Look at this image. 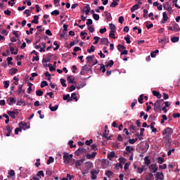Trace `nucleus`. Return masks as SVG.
Instances as JSON below:
<instances>
[{"instance_id":"nucleus-1","label":"nucleus","mask_w":180,"mask_h":180,"mask_svg":"<svg viewBox=\"0 0 180 180\" xmlns=\"http://www.w3.org/2000/svg\"><path fill=\"white\" fill-rule=\"evenodd\" d=\"M63 162L65 164H70L71 160H72V154H69L68 153L63 152Z\"/></svg>"},{"instance_id":"nucleus-2","label":"nucleus","mask_w":180,"mask_h":180,"mask_svg":"<svg viewBox=\"0 0 180 180\" xmlns=\"http://www.w3.org/2000/svg\"><path fill=\"white\" fill-rule=\"evenodd\" d=\"M162 102H163L162 99L157 100L155 103L153 104L154 105L153 110H155V112H158V110H161V108L162 106Z\"/></svg>"},{"instance_id":"nucleus-3","label":"nucleus","mask_w":180,"mask_h":180,"mask_svg":"<svg viewBox=\"0 0 180 180\" xmlns=\"http://www.w3.org/2000/svg\"><path fill=\"white\" fill-rule=\"evenodd\" d=\"M174 133V130L172 128L167 127V129H164L162 131V136L164 139H167L169 137Z\"/></svg>"},{"instance_id":"nucleus-4","label":"nucleus","mask_w":180,"mask_h":180,"mask_svg":"<svg viewBox=\"0 0 180 180\" xmlns=\"http://www.w3.org/2000/svg\"><path fill=\"white\" fill-rule=\"evenodd\" d=\"M99 172H101V171L99 169H92L91 172H90V174H91V179L92 180H95L97 178V176L98 174H99Z\"/></svg>"},{"instance_id":"nucleus-5","label":"nucleus","mask_w":180,"mask_h":180,"mask_svg":"<svg viewBox=\"0 0 180 180\" xmlns=\"http://www.w3.org/2000/svg\"><path fill=\"white\" fill-rule=\"evenodd\" d=\"M148 168L152 171L153 174H155V172L158 171V166H157V164H152L148 166Z\"/></svg>"},{"instance_id":"nucleus-6","label":"nucleus","mask_w":180,"mask_h":180,"mask_svg":"<svg viewBox=\"0 0 180 180\" xmlns=\"http://www.w3.org/2000/svg\"><path fill=\"white\" fill-rule=\"evenodd\" d=\"M7 115H8V116H11V119H16V115H19V112H18V111H8Z\"/></svg>"},{"instance_id":"nucleus-7","label":"nucleus","mask_w":180,"mask_h":180,"mask_svg":"<svg viewBox=\"0 0 180 180\" xmlns=\"http://www.w3.org/2000/svg\"><path fill=\"white\" fill-rule=\"evenodd\" d=\"M19 127L22 128V129H23L24 130H27V129H29L30 126L29 124H23V122H21L19 123Z\"/></svg>"},{"instance_id":"nucleus-8","label":"nucleus","mask_w":180,"mask_h":180,"mask_svg":"<svg viewBox=\"0 0 180 180\" xmlns=\"http://www.w3.org/2000/svg\"><path fill=\"white\" fill-rule=\"evenodd\" d=\"M7 178H11V179H15V171L14 170H10L8 172Z\"/></svg>"},{"instance_id":"nucleus-9","label":"nucleus","mask_w":180,"mask_h":180,"mask_svg":"<svg viewBox=\"0 0 180 180\" xmlns=\"http://www.w3.org/2000/svg\"><path fill=\"white\" fill-rule=\"evenodd\" d=\"M84 161H85V159H80L79 160H77L75 162V167L77 168H78V167H81V165H82V164H84Z\"/></svg>"},{"instance_id":"nucleus-10","label":"nucleus","mask_w":180,"mask_h":180,"mask_svg":"<svg viewBox=\"0 0 180 180\" xmlns=\"http://www.w3.org/2000/svg\"><path fill=\"white\" fill-rule=\"evenodd\" d=\"M63 101H67V102H71L72 101V98H71V96H70V94H63Z\"/></svg>"},{"instance_id":"nucleus-11","label":"nucleus","mask_w":180,"mask_h":180,"mask_svg":"<svg viewBox=\"0 0 180 180\" xmlns=\"http://www.w3.org/2000/svg\"><path fill=\"white\" fill-rule=\"evenodd\" d=\"M84 151H85V148H79L78 150H77L75 152V154H76V155H81V154H82V153H84Z\"/></svg>"},{"instance_id":"nucleus-12","label":"nucleus","mask_w":180,"mask_h":180,"mask_svg":"<svg viewBox=\"0 0 180 180\" xmlns=\"http://www.w3.org/2000/svg\"><path fill=\"white\" fill-rule=\"evenodd\" d=\"M6 130L8 131V133L6 134V137H10L11 133H12V127L10 125H8Z\"/></svg>"},{"instance_id":"nucleus-13","label":"nucleus","mask_w":180,"mask_h":180,"mask_svg":"<svg viewBox=\"0 0 180 180\" xmlns=\"http://www.w3.org/2000/svg\"><path fill=\"white\" fill-rule=\"evenodd\" d=\"M96 157V152H93L91 154L86 155L87 160H92V158H95Z\"/></svg>"},{"instance_id":"nucleus-14","label":"nucleus","mask_w":180,"mask_h":180,"mask_svg":"<svg viewBox=\"0 0 180 180\" xmlns=\"http://www.w3.org/2000/svg\"><path fill=\"white\" fill-rule=\"evenodd\" d=\"M144 164L147 167H150V164H151V160H150V158H148V156L144 158Z\"/></svg>"},{"instance_id":"nucleus-15","label":"nucleus","mask_w":180,"mask_h":180,"mask_svg":"<svg viewBox=\"0 0 180 180\" xmlns=\"http://www.w3.org/2000/svg\"><path fill=\"white\" fill-rule=\"evenodd\" d=\"M143 171H147V168H146L145 165L142 166V167H137L138 174H143Z\"/></svg>"},{"instance_id":"nucleus-16","label":"nucleus","mask_w":180,"mask_h":180,"mask_svg":"<svg viewBox=\"0 0 180 180\" xmlns=\"http://www.w3.org/2000/svg\"><path fill=\"white\" fill-rule=\"evenodd\" d=\"M127 152H124V154H129V153H131L132 151H134V148L131 146H127L125 148Z\"/></svg>"},{"instance_id":"nucleus-17","label":"nucleus","mask_w":180,"mask_h":180,"mask_svg":"<svg viewBox=\"0 0 180 180\" xmlns=\"http://www.w3.org/2000/svg\"><path fill=\"white\" fill-rule=\"evenodd\" d=\"M115 157L116 154L115 153V151H112L109 154H108V160H112V158H115Z\"/></svg>"},{"instance_id":"nucleus-18","label":"nucleus","mask_w":180,"mask_h":180,"mask_svg":"<svg viewBox=\"0 0 180 180\" xmlns=\"http://www.w3.org/2000/svg\"><path fill=\"white\" fill-rule=\"evenodd\" d=\"M156 178H157L156 180H158V179L162 180V179H164V174L162 173L157 172Z\"/></svg>"},{"instance_id":"nucleus-19","label":"nucleus","mask_w":180,"mask_h":180,"mask_svg":"<svg viewBox=\"0 0 180 180\" xmlns=\"http://www.w3.org/2000/svg\"><path fill=\"white\" fill-rule=\"evenodd\" d=\"M169 3L167 1L166 3V5L164 6V8L166 9V11L171 12L172 11V8L171 7V6H169Z\"/></svg>"},{"instance_id":"nucleus-20","label":"nucleus","mask_w":180,"mask_h":180,"mask_svg":"<svg viewBox=\"0 0 180 180\" xmlns=\"http://www.w3.org/2000/svg\"><path fill=\"white\" fill-rule=\"evenodd\" d=\"M101 43L102 44H105V46H108V44H109V39H108V38H101Z\"/></svg>"},{"instance_id":"nucleus-21","label":"nucleus","mask_w":180,"mask_h":180,"mask_svg":"<svg viewBox=\"0 0 180 180\" xmlns=\"http://www.w3.org/2000/svg\"><path fill=\"white\" fill-rule=\"evenodd\" d=\"M153 94L154 96H157L158 99H161V96H162L160 92L155 90L153 91Z\"/></svg>"},{"instance_id":"nucleus-22","label":"nucleus","mask_w":180,"mask_h":180,"mask_svg":"<svg viewBox=\"0 0 180 180\" xmlns=\"http://www.w3.org/2000/svg\"><path fill=\"white\" fill-rule=\"evenodd\" d=\"M18 72V69L16 68H12L11 70H9L8 74L10 75H15Z\"/></svg>"},{"instance_id":"nucleus-23","label":"nucleus","mask_w":180,"mask_h":180,"mask_svg":"<svg viewBox=\"0 0 180 180\" xmlns=\"http://www.w3.org/2000/svg\"><path fill=\"white\" fill-rule=\"evenodd\" d=\"M117 1H120V0H112V2L110 5V8H116V6H117V5H119V4H117Z\"/></svg>"},{"instance_id":"nucleus-24","label":"nucleus","mask_w":180,"mask_h":180,"mask_svg":"<svg viewBox=\"0 0 180 180\" xmlns=\"http://www.w3.org/2000/svg\"><path fill=\"white\" fill-rule=\"evenodd\" d=\"M31 23H35V25L39 24V16L34 15V20L31 21Z\"/></svg>"},{"instance_id":"nucleus-25","label":"nucleus","mask_w":180,"mask_h":180,"mask_svg":"<svg viewBox=\"0 0 180 180\" xmlns=\"http://www.w3.org/2000/svg\"><path fill=\"white\" fill-rule=\"evenodd\" d=\"M49 109L51 112H56L57 109H58V105H56L55 106H51V105H49Z\"/></svg>"},{"instance_id":"nucleus-26","label":"nucleus","mask_w":180,"mask_h":180,"mask_svg":"<svg viewBox=\"0 0 180 180\" xmlns=\"http://www.w3.org/2000/svg\"><path fill=\"white\" fill-rule=\"evenodd\" d=\"M71 99L75 101V102H78V98L77 97L76 93H72L71 94Z\"/></svg>"},{"instance_id":"nucleus-27","label":"nucleus","mask_w":180,"mask_h":180,"mask_svg":"<svg viewBox=\"0 0 180 180\" xmlns=\"http://www.w3.org/2000/svg\"><path fill=\"white\" fill-rule=\"evenodd\" d=\"M84 9H86L84 13H86V15H89V12H91V6H89V5H86L84 6Z\"/></svg>"},{"instance_id":"nucleus-28","label":"nucleus","mask_w":180,"mask_h":180,"mask_svg":"<svg viewBox=\"0 0 180 180\" xmlns=\"http://www.w3.org/2000/svg\"><path fill=\"white\" fill-rule=\"evenodd\" d=\"M139 8H140V6L139 4H135L131 8V12H134L137 11V9H139Z\"/></svg>"},{"instance_id":"nucleus-29","label":"nucleus","mask_w":180,"mask_h":180,"mask_svg":"<svg viewBox=\"0 0 180 180\" xmlns=\"http://www.w3.org/2000/svg\"><path fill=\"white\" fill-rule=\"evenodd\" d=\"M15 102H16V100H15V98L13 97H11L9 98L8 105L10 106H12V105H13V103H15Z\"/></svg>"},{"instance_id":"nucleus-30","label":"nucleus","mask_w":180,"mask_h":180,"mask_svg":"<svg viewBox=\"0 0 180 180\" xmlns=\"http://www.w3.org/2000/svg\"><path fill=\"white\" fill-rule=\"evenodd\" d=\"M114 64H115V62H113V60H111L107 63V64L105 65V67L106 68H108V67H112Z\"/></svg>"},{"instance_id":"nucleus-31","label":"nucleus","mask_w":180,"mask_h":180,"mask_svg":"<svg viewBox=\"0 0 180 180\" xmlns=\"http://www.w3.org/2000/svg\"><path fill=\"white\" fill-rule=\"evenodd\" d=\"M23 88V84L20 85L18 90L17 91L18 94H25V90L22 89Z\"/></svg>"},{"instance_id":"nucleus-32","label":"nucleus","mask_w":180,"mask_h":180,"mask_svg":"<svg viewBox=\"0 0 180 180\" xmlns=\"http://www.w3.org/2000/svg\"><path fill=\"white\" fill-rule=\"evenodd\" d=\"M54 162V158H53L52 156H50L49 160H47V165H50V164Z\"/></svg>"},{"instance_id":"nucleus-33","label":"nucleus","mask_w":180,"mask_h":180,"mask_svg":"<svg viewBox=\"0 0 180 180\" xmlns=\"http://www.w3.org/2000/svg\"><path fill=\"white\" fill-rule=\"evenodd\" d=\"M171 41L172 43H177V41H179V37H173L171 38Z\"/></svg>"},{"instance_id":"nucleus-34","label":"nucleus","mask_w":180,"mask_h":180,"mask_svg":"<svg viewBox=\"0 0 180 180\" xmlns=\"http://www.w3.org/2000/svg\"><path fill=\"white\" fill-rule=\"evenodd\" d=\"M103 137H105V139H107V140H109V130H105L104 133L103 134Z\"/></svg>"},{"instance_id":"nucleus-35","label":"nucleus","mask_w":180,"mask_h":180,"mask_svg":"<svg viewBox=\"0 0 180 180\" xmlns=\"http://www.w3.org/2000/svg\"><path fill=\"white\" fill-rule=\"evenodd\" d=\"M162 20H164V22H167V20H168V15H167L166 12L162 13Z\"/></svg>"},{"instance_id":"nucleus-36","label":"nucleus","mask_w":180,"mask_h":180,"mask_svg":"<svg viewBox=\"0 0 180 180\" xmlns=\"http://www.w3.org/2000/svg\"><path fill=\"white\" fill-rule=\"evenodd\" d=\"M124 40L127 44H130L131 43V41H130V36L129 35L124 37Z\"/></svg>"},{"instance_id":"nucleus-37","label":"nucleus","mask_w":180,"mask_h":180,"mask_svg":"<svg viewBox=\"0 0 180 180\" xmlns=\"http://www.w3.org/2000/svg\"><path fill=\"white\" fill-rule=\"evenodd\" d=\"M109 26H110V29L111 32H116V25L110 23L109 25Z\"/></svg>"},{"instance_id":"nucleus-38","label":"nucleus","mask_w":180,"mask_h":180,"mask_svg":"<svg viewBox=\"0 0 180 180\" xmlns=\"http://www.w3.org/2000/svg\"><path fill=\"white\" fill-rule=\"evenodd\" d=\"M86 60H87L88 63H92V61H94V56H89L86 58Z\"/></svg>"},{"instance_id":"nucleus-39","label":"nucleus","mask_w":180,"mask_h":180,"mask_svg":"<svg viewBox=\"0 0 180 180\" xmlns=\"http://www.w3.org/2000/svg\"><path fill=\"white\" fill-rule=\"evenodd\" d=\"M105 175L108 176V178H112V176H113V172L111 171H107L105 172Z\"/></svg>"},{"instance_id":"nucleus-40","label":"nucleus","mask_w":180,"mask_h":180,"mask_svg":"<svg viewBox=\"0 0 180 180\" xmlns=\"http://www.w3.org/2000/svg\"><path fill=\"white\" fill-rule=\"evenodd\" d=\"M104 13L107 20H110V18H112V16H110V14L109 13V12L105 11Z\"/></svg>"},{"instance_id":"nucleus-41","label":"nucleus","mask_w":180,"mask_h":180,"mask_svg":"<svg viewBox=\"0 0 180 180\" xmlns=\"http://www.w3.org/2000/svg\"><path fill=\"white\" fill-rule=\"evenodd\" d=\"M13 60L12 57L7 58V63L8 65H13V63L11 62Z\"/></svg>"},{"instance_id":"nucleus-42","label":"nucleus","mask_w":180,"mask_h":180,"mask_svg":"<svg viewBox=\"0 0 180 180\" xmlns=\"http://www.w3.org/2000/svg\"><path fill=\"white\" fill-rule=\"evenodd\" d=\"M117 50H119L120 51H122V50H126V47L123 45L118 44Z\"/></svg>"},{"instance_id":"nucleus-43","label":"nucleus","mask_w":180,"mask_h":180,"mask_svg":"<svg viewBox=\"0 0 180 180\" xmlns=\"http://www.w3.org/2000/svg\"><path fill=\"white\" fill-rule=\"evenodd\" d=\"M74 144V141H70L68 142V145L70 146V148H75V147H77L76 145H73Z\"/></svg>"},{"instance_id":"nucleus-44","label":"nucleus","mask_w":180,"mask_h":180,"mask_svg":"<svg viewBox=\"0 0 180 180\" xmlns=\"http://www.w3.org/2000/svg\"><path fill=\"white\" fill-rule=\"evenodd\" d=\"M67 80L68 81L69 84H74L75 82H74V79L71 78V76H68Z\"/></svg>"},{"instance_id":"nucleus-45","label":"nucleus","mask_w":180,"mask_h":180,"mask_svg":"<svg viewBox=\"0 0 180 180\" xmlns=\"http://www.w3.org/2000/svg\"><path fill=\"white\" fill-rule=\"evenodd\" d=\"M51 15L58 16V15H60V11H58V10H55L51 13Z\"/></svg>"},{"instance_id":"nucleus-46","label":"nucleus","mask_w":180,"mask_h":180,"mask_svg":"<svg viewBox=\"0 0 180 180\" xmlns=\"http://www.w3.org/2000/svg\"><path fill=\"white\" fill-rule=\"evenodd\" d=\"M10 51H11V54H14L15 56H16V54H18V51H15V48H13L12 46H10Z\"/></svg>"},{"instance_id":"nucleus-47","label":"nucleus","mask_w":180,"mask_h":180,"mask_svg":"<svg viewBox=\"0 0 180 180\" xmlns=\"http://www.w3.org/2000/svg\"><path fill=\"white\" fill-rule=\"evenodd\" d=\"M51 60V56H49L47 58L43 59L44 63H50Z\"/></svg>"},{"instance_id":"nucleus-48","label":"nucleus","mask_w":180,"mask_h":180,"mask_svg":"<svg viewBox=\"0 0 180 180\" xmlns=\"http://www.w3.org/2000/svg\"><path fill=\"white\" fill-rule=\"evenodd\" d=\"M109 37H110V39H116V37H115V31L110 32Z\"/></svg>"},{"instance_id":"nucleus-49","label":"nucleus","mask_w":180,"mask_h":180,"mask_svg":"<svg viewBox=\"0 0 180 180\" xmlns=\"http://www.w3.org/2000/svg\"><path fill=\"white\" fill-rule=\"evenodd\" d=\"M153 178H154V174H153V173H149L146 180H151Z\"/></svg>"},{"instance_id":"nucleus-50","label":"nucleus","mask_w":180,"mask_h":180,"mask_svg":"<svg viewBox=\"0 0 180 180\" xmlns=\"http://www.w3.org/2000/svg\"><path fill=\"white\" fill-rule=\"evenodd\" d=\"M173 29L175 30V32H179L180 31L179 25H178L177 24H175L173 26Z\"/></svg>"},{"instance_id":"nucleus-51","label":"nucleus","mask_w":180,"mask_h":180,"mask_svg":"<svg viewBox=\"0 0 180 180\" xmlns=\"http://www.w3.org/2000/svg\"><path fill=\"white\" fill-rule=\"evenodd\" d=\"M49 83H47L46 81H43L41 83V88H44V86H48Z\"/></svg>"},{"instance_id":"nucleus-52","label":"nucleus","mask_w":180,"mask_h":180,"mask_svg":"<svg viewBox=\"0 0 180 180\" xmlns=\"http://www.w3.org/2000/svg\"><path fill=\"white\" fill-rule=\"evenodd\" d=\"M88 30L90 33H94V32H95V28L94 27V26L91 25L88 27Z\"/></svg>"},{"instance_id":"nucleus-53","label":"nucleus","mask_w":180,"mask_h":180,"mask_svg":"<svg viewBox=\"0 0 180 180\" xmlns=\"http://www.w3.org/2000/svg\"><path fill=\"white\" fill-rule=\"evenodd\" d=\"M36 94H37V96H43V91L37 90Z\"/></svg>"},{"instance_id":"nucleus-54","label":"nucleus","mask_w":180,"mask_h":180,"mask_svg":"<svg viewBox=\"0 0 180 180\" xmlns=\"http://www.w3.org/2000/svg\"><path fill=\"white\" fill-rule=\"evenodd\" d=\"M66 81L65 79L61 78L60 79V84L63 86H67V84H65Z\"/></svg>"},{"instance_id":"nucleus-55","label":"nucleus","mask_w":180,"mask_h":180,"mask_svg":"<svg viewBox=\"0 0 180 180\" xmlns=\"http://www.w3.org/2000/svg\"><path fill=\"white\" fill-rule=\"evenodd\" d=\"M118 22H119V23H120L122 25L123 23V22H124V17L120 16L118 18Z\"/></svg>"},{"instance_id":"nucleus-56","label":"nucleus","mask_w":180,"mask_h":180,"mask_svg":"<svg viewBox=\"0 0 180 180\" xmlns=\"http://www.w3.org/2000/svg\"><path fill=\"white\" fill-rule=\"evenodd\" d=\"M95 51V46L92 45L89 49L87 50L89 53H94Z\"/></svg>"},{"instance_id":"nucleus-57","label":"nucleus","mask_w":180,"mask_h":180,"mask_svg":"<svg viewBox=\"0 0 180 180\" xmlns=\"http://www.w3.org/2000/svg\"><path fill=\"white\" fill-rule=\"evenodd\" d=\"M37 176H43L44 177V172L43 170L39 171L37 174Z\"/></svg>"},{"instance_id":"nucleus-58","label":"nucleus","mask_w":180,"mask_h":180,"mask_svg":"<svg viewBox=\"0 0 180 180\" xmlns=\"http://www.w3.org/2000/svg\"><path fill=\"white\" fill-rule=\"evenodd\" d=\"M100 70L101 71H102V72H105L106 68H105V65L103 64L101 65Z\"/></svg>"},{"instance_id":"nucleus-59","label":"nucleus","mask_w":180,"mask_h":180,"mask_svg":"<svg viewBox=\"0 0 180 180\" xmlns=\"http://www.w3.org/2000/svg\"><path fill=\"white\" fill-rule=\"evenodd\" d=\"M159 43H168V39L164 38L162 39H159Z\"/></svg>"},{"instance_id":"nucleus-60","label":"nucleus","mask_w":180,"mask_h":180,"mask_svg":"<svg viewBox=\"0 0 180 180\" xmlns=\"http://www.w3.org/2000/svg\"><path fill=\"white\" fill-rule=\"evenodd\" d=\"M99 38L98 37H94V39L95 40V41L94 42V44H98V43H99Z\"/></svg>"},{"instance_id":"nucleus-61","label":"nucleus","mask_w":180,"mask_h":180,"mask_svg":"<svg viewBox=\"0 0 180 180\" xmlns=\"http://www.w3.org/2000/svg\"><path fill=\"white\" fill-rule=\"evenodd\" d=\"M4 88H9V81H4Z\"/></svg>"},{"instance_id":"nucleus-62","label":"nucleus","mask_w":180,"mask_h":180,"mask_svg":"<svg viewBox=\"0 0 180 180\" xmlns=\"http://www.w3.org/2000/svg\"><path fill=\"white\" fill-rule=\"evenodd\" d=\"M158 164H162V162H164V158H161V157H159L158 158Z\"/></svg>"},{"instance_id":"nucleus-63","label":"nucleus","mask_w":180,"mask_h":180,"mask_svg":"<svg viewBox=\"0 0 180 180\" xmlns=\"http://www.w3.org/2000/svg\"><path fill=\"white\" fill-rule=\"evenodd\" d=\"M143 94H141L140 95V97L139 98V99H138V101H139V103H141V104H143Z\"/></svg>"},{"instance_id":"nucleus-64","label":"nucleus","mask_w":180,"mask_h":180,"mask_svg":"<svg viewBox=\"0 0 180 180\" xmlns=\"http://www.w3.org/2000/svg\"><path fill=\"white\" fill-rule=\"evenodd\" d=\"M55 6H60V0H53Z\"/></svg>"}]
</instances>
